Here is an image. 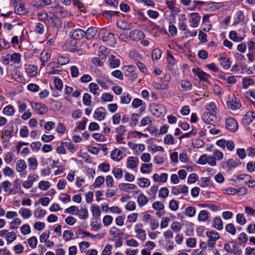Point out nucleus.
I'll return each instance as SVG.
<instances>
[{"mask_svg":"<svg viewBox=\"0 0 255 255\" xmlns=\"http://www.w3.org/2000/svg\"><path fill=\"white\" fill-rule=\"evenodd\" d=\"M149 110L154 116L157 117L164 115L166 111V108L163 105L157 103L150 104Z\"/></svg>","mask_w":255,"mask_h":255,"instance_id":"1","label":"nucleus"},{"mask_svg":"<svg viewBox=\"0 0 255 255\" xmlns=\"http://www.w3.org/2000/svg\"><path fill=\"white\" fill-rule=\"evenodd\" d=\"M197 163L201 165L208 163L211 166H215L217 164V162L213 158V155H208L207 154L201 155L197 161Z\"/></svg>","mask_w":255,"mask_h":255,"instance_id":"2","label":"nucleus"},{"mask_svg":"<svg viewBox=\"0 0 255 255\" xmlns=\"http://www.w3.org/2000/svg\"><path fill=\"white\" fill-rule=\"evenodd\" d=\"M206 235L209 238L207 241L208 246L210 248L214 247L216 241L220 239L219 233L215 231H207Z\"/></svg>","mask_w":255,"mask_h":255,"instance_id":"3","label":"nucleus"},{"mask_svg":"<svg viewBox=\"0 0 255 255\" xmlns=\"http://www.w3.org/2000/svg\"><path fill=\"white\" fill-rule=\"evenodd\" d=\"M221 166L227 171H231L237 166L236 162L232 158L229 159L227 161H224L221 163Z\"/></svg>","mask_w":255,"mask_h":255,"instance_id":"4","label":"nucleus"},{"mask_svg":"<svg viewBox=\"0 0 255 255\" xmlns=\"http://www.w3.org/2000/svg\"><path fill=\"white\" fill-rule=\"evenodd\" d=\"M215 113L210 112H205L202 116V120L208 124L214 125L215 124L216 119Z\"/></svg>","mask_w":255,"mask_h":255,"instance_id":"5","label":"nucleus"},{"mask_svg":"<svg viewBox=\"0 0 255 255\" xmlns=\"http://www.w3.org/2000/svg\"><path fill=\"white\" fill-rule=\"evenodd\" d=\"M31 106L35 112L39 115L44 114L47 112V108L44 104L31 103Z\"/></svg>","mask_w":255,"mask_h":255,"instance_id":"6","label":"nucleus"},{"mask_svg":"<svg viewBox=\"0 0 255 255\" xmlns=\"http://www.w3.org/2000/svg\"><path fill=\"white\" fill-rule=\"evenodd\" d=\"M226 128L228 130L235 132L238 128V123L234 118H229L226 122Z\"/></svg>","mask_w":255,"mask_h":255,"instance_id":"7","label":"nucleus"},{"mask_svg":"<svg viewBox=\"0 0 255 255\" xmlns=\"http://www.w3.org/2000/svg\"><path fill=\"white\" fill-rule=\"evenodd\" d=\"M100 38L104 42L108 41L114 37L113 33H107V29L105 28H101L99 32Z\"/></svg>","mask_w":255,"mask_h":255,"instance_id":"8","label":"nucleus"},{"mask_svg":"<svg viewBox=\"0 0 255 255\" xmlns=\"http://www.w3.org/2000/svg\"><path fill=\"white\" fill-rule=\"evenodd\" d=\"M171 193L174 195H177L180 194H183L186 195L188 193V187L185 185L183 186H173L171 189Z\"/></svg>","mask_w":255,"mask_h":255,"instance_id":"9","label":"nucleus"},{"mask_svg":"<svg viewBox=\"0 0 255 255\" xmlns=\"http://www.w3.org/2000/svg\"><path fill=\"white\" fill-rule=\"evenodd\" d=\"M15 168L18 172L23 173L27 168V165L25 161L23 159L18 160L16 162ZM26 174L27 172H25L24 174H22L21 176L25 177Z\"/></svg>","mask_w":255,"mask_h":255,"instance_id":"10","label":"nucleus"},{"mask_svg":"<svg viewBox=\"0 0 255 255\" xmlns=\"http://www.w3.org/2000/svg\"><path fill=\"white\" fill-rule=\"evenodd\" d=\"M129 37L133 40H139L144 38L145 34L141 30L134 29L130 32Z\"/></svg>","mask_w":255,"mask_h":255,"instance_id":"11","label":"nucleus"},{"mask_svg":"<svg viewBox=\"0 0 255 255\" xmlns=\"http://www.w3.org/2000/svg\"><path fill=\"white\" fill-rule=\"evenodd\" d=\"M142 228L143 225L142 224H137L135 226V232L137 234V237L139 240L144 241L146 239V234L145 231Z\"/></svg>","mask_w":255,"mask_h":255,"instance_id":"12","label":"nucleus"},{"mask_svg":"<svg viewBox=\"0 0 255 255\" xmlns=\"http://www.w3.org/2000/svg\"><path fill=\"white\" fill-rule=\"evenodd\" d=\"M227 107L228 109L232 110H236L241 107V104L240 101L236 98H234L232 100L227 102Z\"/></svg>","mask_w":255,"mask_h":255,"instance_id":"13","label":"nucleus"},{"mask_svg":"<svg viewBox=\"0 0 255 255\" xmlns=\"http://www.w3.org/2000/svg\"><path fill=\"white\" fill-rule=\"evenodd\" d=\"M201 17L198 13H192L190 14L189 22L192 27H197L199 25Z\"/></svg>","mask_w":255,"mask_h":255,"instance_id":"14","label":"nucleus"},{"mask_svg":"<svg viewBox=\"0 0 255 255\" xmlns=\"http://www.w3.org/2000/svg\"><path fill=\"white\" fill-rule=\"evenodd\" d=\"M106 115V109L101 107L98 108L94 114V118L98 121H102L105 118Z\"/></svg>","mask_w":255,"mask_h":255,"instance_id":"15","label":"nucleus"},{"mask_svg":"<svg viewBox=\"0 0 255 255\" xmlns=\"http://www.w3.org/2000/svg\"><path fill=\"white\" fill-rule=\"evenodd\" d=\"M119 187L120 190L126 192H129L130 191H134L137 189L136 185L130 183H122L119 184Z\"/></svg>","mask_w":255,"mask_h":255,"instance_id":"16","label":"nucleus"},{"mask_svg":"<svg viewBox=\"0 0 255 255\" xmlns=\"http://www.w3.org/2000/svg\"><path fill=\"white\" fill-rule=\"evenodd\" d=\"M193 72L201 80L207 81L210 78V75L203 72L200 69H193Z\"/></svg>","mask_w":255,"mask_h":255,"instance_id":"17","label":"nucleus"},{"mask_svg":"<svg viewBox=\"0 0 255 255\" xmlns=\"http://www.w3.org/2000/svg\"><path fill=\"white\" fill-rule=\"evenodd\" d=\"M71 33V36L76 40L81 39L85 36V31L81 29H76Z\"/></svg>","mask_w":255,"mask_h":255,"instance_id":"18","label":"nucleus"},{"mask_svg":"<svg viewBox=\"0 0 255 255\" xmlns=\"http://www.w3.org/2000/svg\"><path fill=\"white\" fill-rule=\"evenodd\" d=\"M138 163V159L137 157L130 156L128 159L127 167L134 169L137 167Z\"/></svg>","mask_w":255,"mask_h":255,"instance_id":"19","label":"nucleus"},{"mask_svg":"<svg viewBox=\"0 0 255 255\" xmlns=\"http://www.w3.org/2000/svg\"><path fill=\"white\" fill-rule=\"evenodd\" d=\"M56 65V63L54 62H50L47 66V73L50 75L59 74L61 71L54 68Z\"/></svg>","mask_w":255,"mask_h":255,"instance_id":"20","label":"nucleus"},{"mask_svg":"<svg viewBox=\"0 0 255 255\" xmlns=\"http://www.w3.org/2000/svg\"><path fill=\"white\" fill-rule=\"evenodd\" d=\"M109 66L112 68L119 67L120 65V61L116 58V56L111 55L109 58Z\"/></svg>","mask_w":255,"mask_h":255,"instance_id":"21","label":"nucleus"},{"mask_svg":"<svg viewBox=\"0 0 255 255\" xmlns=\"http://www.w3.org/2000/svg\"><path fill=\"white\" fill-rule=\"evenodd\" d=\"M255 119V113L253 112H248L244 117L243 122L244 124L249 125Z\"/></svg>","mask_w":255,"mask_h":255,"instance_id":"22","label":"nucleus"},{"mask_svg":"<svg viewBox=\"0 0 255 255\" xmlns=\"http://www.w3.org/2000/svg\"><path fill=\"white\" fill-rule=\"evenodd\" d=\"M97 32V28L95 27H91L85 31V37L87 39L90 40L94 37Z\"/></svg>","mask_w":255,"mask_h":255,"instance_id":"23","label":"nucleus"},{"mask_svg":"<svg viewBox=\"0 0 255 255\" xmlns=\"http://www.w3.org/2000/svg\"><path fill=\"white\" fill-rule=\"evenodd\" d=\"M111 156L115 161H120L123 157V152L119 149H115L112 151Z\"/></svg>","mask_w":255,"mask_h":255,"instance_id":"24","label":"nucleus"},{"mask_svg":"<svg viewBox=\"0 0 255 255\" xmlns=\"http://www.w3.org/2000/svg\"><path fill=\"white\" fill-rule=\"evenodd\" d=\"M76 234L78 236H81L82 238H85V237H91L92 238H94L95 237L98 236L99 237V239H101L104 237V236H101L99 234H98L97 235H94L91 234L89 232H84L81 230L78 231L76 232Z\"/></svg>","mask_w":255,"mask_h":255,"instance_id":"25","label":"nucleus"},{"mask_svg":"<svg viewBox=\"0 0 255 255\" xmlns=\"http://www.w3.org/2000/svg\"><path fill=\"white\" fill-rule=\"evenodd\" d=\"M19 213L24 219H27L32 216V212L28 208H21L19 209Z\"/></svg>","mask_w":255,"mask_h":255,"instance_id":"26","label":"nucleus"},{"mask_svg":"<svg viewBox=\"0 0 255 255\" xmlns=\"http://www.w3.org/2000/svg\"><path fill=\"white\" fill-rule=\"evenodd\" d=\"M220 64L222 67L225 69H229L230 68L231 65L229 59L223 56L221 57Z\"/></svg>","mask_w":255,"mask_h":255,"instance_id":"27","label":"nucleus"},{"mask_svg":"<svg viewBox=\"0 0 255 255\" xmlns=\"http://www.w3.org/2000/svg\"><path fill=\"white\" fill-rule=\"evenodd\" d=\"M37 68L36 66L30 65L26 69L27 74L30 77H34L37 74Z\"/></svg>","mask_w":255,"mask_h":255,"instance_id":"28","label":"nucleus"},{"mask_svg":"<svg viewBox=\"0 0 255 255\" xmlns=\"http://www.w3.org/2000/svg\"><path fill=\"white\" fill-rule=\"evenodd\" d=\"M213 227L218 230H221L223 228V224L222 220L220 218H215L213 222Z\"/></svg>","mask_w":255,"mask_h":255,"instance_id":"29","label":"nucleus"},{"mask_svg":"<svg viewBox=\"0 0 255 255\" xmlns=\"http://www.w3.org/2000/svg\"><path fill=\"white\" fill-rule=\"evenodd\" d=\"M14 12L17 14L23 15L26 12V10L25 8L24 4L21 3L19 4H17L15 6Z\"/></svg>","mask_w":255,"mask_h":255,"instance_id":"30","label":"nucleus"},{"mask_svg":"<svg viewBox=\"0 0 255 255\" xmlns=\"http://www.w3.org/2000/svg\"><path fill=\"white\" fill-rule=\"evenodd\" d=\"M21 55L18 53H14L10 55H7V60H10L14 63H19L20 61Z\"/></svg>","mask_w":255,"mask_h":255,"instance_id":"31","label":"nucleus"},{"mask_svg":"<svg viewBox=\"0 0 255 255\" xmlns=\"http://www.w3.org/2000/svg\"><path fill=\"white\" fill-rule=\"evenodd\" d=\"M229 37L232 40L235 42H241L243 40V39L245 37L244 36H238L237 35L236 31H231L230 32Z\"/></svg>","mask_w":255,"mask_h":255,"instance_id":"32","label":"nucleus"},{"mask_svg":"<svg viewBox=\"0 0 255 255\" xmlns=\"http://www.w3.org/2000/svg\"><path fill=\"white\" fill-rule=\"evenodd\" d=\"M181 87L185 91H190L192 89L191 83L187 80H181Z\"/></svg>","mask_w":255,"mask_h":255,"instance_id":"33","label":"nucleus"},{"mask_svg":"<svg viewBox=\"0 0 255 255\" xmlns=\"http://www.w3.org/2000/svg\"><path fill=\"white\" fill-rule=\"evenodd\" d=\"M138 185L142 188H146L148 187L150 184L149 179L145 178H140L138 179Z\"/></svg>","mask_w":255,"mask_h":255,"instance_id":"34","label":"nucleus"},{"mask_svg":"<svg viewBox=\"0 0 255 255\" xmlns=\"http://www.w3.org/2000/svg\"><path fill=\"white\" fill-rule=\"evenodd\" d=\"M137 201L138 205L142 207L147 204L148 200L146 196L141 193L137 198Z\"/></svg>","mask_w":255,"mask_h":255,"instance_id":"35","label":"nucleus"},{"mask_svg":"<svg viewBox=\"0 0 255 255\" xmlns=\"http://www.w3.org/2000/svg\"><path fill=\"white\" fill-rule=\"evenodd\" d=\"M121 103L123 104H128L131 100V97L128 93H125L120 97Z\"/></svg>","mask_w":255,"mask_h":255,"instance_id":"36","label":"nucleus"},{"mask_svg":"<svg viewBox=\"0 0 255 255\" xmlns=\"http://www.w3.org/2000/svg\"><path fill=\"white\" fill-rule=\"evenodd\" d=\"M91 209L92 212L93 216L95 218H99L101 216V211L98 205H93L91 206Z\"/></svg>","mask_w":255,"mask_h":255,"instance_id":"37","label":"nucleus"},{"mask_svg":"<svg viewBox=\"0 0 255 255\" xmlns=\"http://www.w3.org/2000/svg\"><path fill=\"white\" fill-rule=\"evenodd\" d=\"M152 167V163L145 164L143 163L142 164L140 168V171L142 173H149L151 171V168Z\"/></svg>","mask_w":255,"mask_h":255,"instance_id":"38","label":"nucleus"},{"mask_svg":"<svg viewBox=\"0 0 255 255\" xmlns=\"http://www.w3.org/2000/svg\"><path fill=\"white\" fill-rule=\"evenodd\" d=\"M49 19L51 20L52 25L55 27H58L61 24V19L54 15L50 17Z\"/></svg>","mask_w":255,"mask_h":255,"instance_id":"39","label":"nucleus"},{"mask_svg":"<svg viewBox=\"0 0 255 255\" xmlns=\"http://www.w3.org/2000/svg\"><path fill=\"white\" fill-rule=\"evenodd\" d=\"M209 214L207 211L202 210L198 215V220L199 221L205 222L208 220Z\"/></svg>","mask_w":255,"mask_h":255,"instance_id":"40","label":"nucleus"},{"mask_svg":"<svg viewBox=\"0 0 255 255\" xmlns=\"http://www.w3.org/2000/svg\"><path fill=\"white\" fill-rule=\"evenodd\" d=\"M162 54L161 51L158 49L156 48L152 50V53H151V56L153 59V60H157L161 57Z\"/></svg>","mask_w":255,"mask_h":255,"instance_id":"41","label":"nucleus"},{"mask_svg":"<svg viewBox=\"0 0 255 255\" xmlns=\"http://www.w3.org/2000/svg\"><path fill=\"white\" fill-rule=\"evenodd\" d=\"M79 211V208L78 207L75 206H72L70 207L67 208L65 210V213H67L73 215H77Z\"/></svg>","mask_w":255,"mask_h":255,"instance_id":"42","label":"nucleus"},{"mask_svg":"<svg viewBox=\"0 0 255 255\" xmlns=\"http://www.w3.org/2000/svg\"><path fill=\"white\" fill-rule=\"evenodd\" d=\"M254 84L253 79L248 78H244L243 79L242 84L245 89H247L250 85Z\"/></svg>","mask_w":255,"mask_h":255,"instance_id":"43","label":"nucleus"},{"mask_svg":"<svg viewBox=\"0 0 255 255\" xmlns=\"http://www.w3.org/2000/svg\"><path fill=\"white\" fill-rule=\"evenodd\" d=\"M223 153L222 152L218 150V149H215L213 152V157L215 160H220L223 158Z\"/></svg>","mask_w":255,"mask_h":255,"instance_id":"44","label":"nucleus"},{"mask_svg":"<svg viewBox=\"0 0 255 255\" xmlns=\"http://www.w3.org/2000/svg\"><path fill=\"white\" fill-rule=\"evenodd\" d=\"M105 178L102 176H98L96 178L94 183V186L95 188H98L100 187L105 181Z\"/></svg>","mask_w":255,"mask_h":255,"instance_id":"45","label":"nucleus"},{"mask_svg":"<svg viewBox=\"0 0 255 255\" xmlns=\"http://www.w3.org/2000/svg\"><path fill=\"white\" fill-rule=\"evenodd\" d=\"M226 231L231 234L232 235H235L236 233V229L233 224L230 223L227 224L225 227Z\"/></svg>","mask_w":255,"mask_h":255,"instance_id":"46","label":"nucleus"},{"mask_svg":"<svg viewBox=\"0 0 255 255\" xmlns=\"http://www.w3.org/2000/svg\"><path fill=\"white\" fill-rule=\"evenodd\" d=\"M89 88L90 89V91L94 95H99V93L97 92V90L99 89V87L98 84L91 83L89 85Z\"/></svg>","mask_w":255,"mask_h":255,"instance_id":"47","label":"nucleus"},{"mask_svg":"<svg viewBox=\"0 0 255 255\" xmlns=\"http://www.w3.org/2000/svg\"><path fill=\"white\" fill-rule=\"evenodd\" d=\"M169 194V190L166 187H162L159 191V197L163 199H165L168 197Z\"/></svg>","mask_w":255,"mask_h":255,"instance_id":"48","label":"nucleus"},{"mask_svg":"<svg viewBox=\"0 0 255 255\" xmlns=\"http://www.w3.org/2000/svg\"><path fill=\"white\" fill-rule=\"evenodd\" d=\"M185 214L189 217H192L196 214V210L193 207H188L185 209Z\"/></svg>","mask_w":255,"mask_h":255,"instance_id":"49","label":"nucleus"},{"mask_svg":"<svg viewBox=\"0 0 255 255\" xmlns=\"http://www.w3.org/2000/svg\"><path fill=\"white\" fill-rule=\"evenodd\" d=\"M50 186V183L48 181H41L39 182L38 184V187L42 190H46Z\"/></svg>","mask_w":255,"mask_h":255,"instance_id":"50","label":"nucleus"},{"mask_svg":"<svg viewBox=\"0 0 255 255\" xmlns=\"http://www.w3.org/2000/svg\"><path fill=\"white\" fill-rule=\"evenodd\" d=\"M78 215L81 219H86L88 217V210L86 208H81L79 210Z\"/></svg>","mask_w":255,"mask_h":255,"instance_id":"51","label":"nucleus"},{"mask_svg":"<svg viewBox=\"0 0 255 255\" xmlns=\"http://www.w3.org/2000/svg\"><path fill=\"white\" fill-rule=\"evenodd\" d=\"M29 166L33 169H35L38 165V162L34 157H30L28 159Z\"/></svg>","mask_w":255,"mask_h":255,"instance_id":"52","label":"nucleus"},{"mask_svg":"<svg viewBox=\"0 0 255 255\" xmlns=\"http://www.w3.org/2000/svg\"><path fill=\"white\" fill-rule=\"evenodd\" d=\"M57 61L60 65H64L68 63L70 61V59L67 56H59L57 58Z\"/></svg>","mask_w":255,"mask_h":255,"instance_id":"53","label":"nucleus"},{"mask_svg":"<svg viewBox=\"0 0 255 255\" xmlns=\"http://www.w3.org/2000/svg\"><path fill=\"white\" fill-rule=\"evenodd\" d=\"M3 112L5 115L12 116L14 114V110L11 106H7L3 109Z\"/></svg>","mask_w":255,"mask_h":255,"instance_id":"54","label":"nucleus"},{"mask_svg":"<svg viewBox=\"0 0 255 255\" xmlns=\"http://www.w3.org/2000/svg\"><path fill=\"white\" fill-rule=\"evenodd\" d=\"M16 239V234L15 232H9L6 237V240L8 244L11 243Z\"/></svg>","mask_w":255,"mask_h":255,"instance_id":"55","label":"nucleus"},{"mask_svg":"<svg viewBox=\"0 0 255 255\" xmlns=\"http://www.w3.org/2000/svg\"><path fill=\"white\" fill-rule=\"evenodd\" d=\"M238 240L239 242V244L241 245L246 243L248 241V237L246 233H242L239 235Z\"/></svg>","mask_w":255,"mask_h":255,"instance_id":"56","label":"nucleus"},{"mask_svg":"<svg viewBox=\"0 0 255 255\" xmlns=\"http://www.w3.org/2000/svg\"><path fill=\"white\" fill-rule=\"evenodd\" d=\"M142 104L143 101L138 98L134 99L131 103L132 107L134 109H137L140 107Z\"/></svg>","mask_w":255,"mask_h":255,"instance_id":"57","label":"nucleus"},{"mask_svg":"<svg viewBox=\"0 0 255 255\" xmlns=\"http://www.w3.org/2000/svg\"><path fill=\"white\" fill-rule=\"evenodd\" d=\"M237 222L241 225H244L246 223V219L243 214H238L236 216Z\"/></svg>","mask_w":255,"mask_h":255,"instance_id":"58","label":"nucleus"},{"mask_svg":"<svg viewBox=\"0 0 255 255\" xmlns=\"http://www.w3.org/2000/svg\"><path fill=\"white\" fill-rule=\"evenodd\" d=\"M107 48L105 46H101L99 48V51L98 55L99 58L101 59V60H105L106 58V56L105 54V52L107 51Z\"/></svg>","mask_w":255,"mask_h":255,"instance_id":"59","label":"nucleus"},{"mask_svg":"<svg viewBox=\"0 0 255 255\" xmlns=\"http://www.w3.org/2000/svg\"><path fill=\"white\" fill-rule=\"evenodd\" d=\"M21 224V220L17 218H14L10 224V229L11 230L16 228Z\"/></svg>","mask_w":255,"mask_h":255,"instance_id":"60","label":"nucleus"},{"mask_svg":"<svg viewBox=\"0 0 255 255\" xmlns=\"http://www.w3.org/2000/svg\"><path fill=\"white\" fill-rule=\"evenodd\" d=\"M112 172L117 179H121L123 177V171L121 168H114Z\"/></svg>","mask_w":255,"mask_h":255,"instance_id":"61","label":"nucleus"},{"mask_svg":"<svg viewBox=\"0 0 255 255\" xmlns=\"http://www.w3.org/2000/svg\"><path fill=\"white\" fill-rule=\"evenodd\" d=\"M92 97L88 93H85L83 97V103L86 106H89L91 103Z\"/></svg>","mask_w":255,"mask_h":255,"instance_id":"62","label":"nucleus"},{"mask_svg":"<svg viewBox=\"0 0 255 255\" xmlns=\"http://www.w3.org/2000/svg\"><path fill=\"white\" fill-rule=\"evenodd\" d=\"M35 31L40 34L44 32V26L42 23H37L35 25Z\"/></svg>","mask_w":255,"mask_h":255,"instance_id":"63","label":"nucleus"},{"mask_svg":"<svg viewBox=\"0 0 255 255\" xmlns=\"http://www.w3.org/2000/svg\"><path fill=\"white\" fill-rule=\"evenodd\" d=\"M46 212L44 210L37 208L34 212V216L36 218H42L45 215Z\"/></svg>","mask_w":255,"mask_h":255,"instance_id":"64","label":"nucleus"}]
</instances>
